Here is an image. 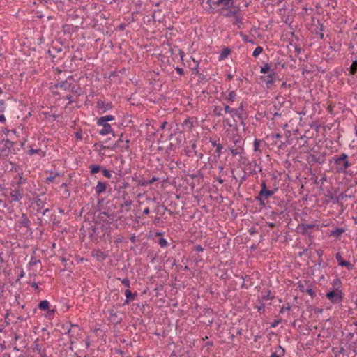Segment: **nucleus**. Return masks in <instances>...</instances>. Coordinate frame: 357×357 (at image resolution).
Instances as JSON below:
<instances>
[{"mask_svg":"<svg viewBox=\"0 0 357 357\" xmlns=\"http://www.w3.org/2000/svg\"><path fill=\"white\" fill-rule=\"evenodd\" d=\"M203 250V248L200 245H197L195 246V250L197 252H202Z\"/></svg>","mask_w":357,"mask_h":357,"instance_id":"58836bf2","label":"nucleus"},{"mask_svg":"<svg viewBox=\"0 0 357 357\" xmlns=\"http://www.w3.org/2000/svg\"><path fill=\"white\" fill-rule=\"evenodd\" d=\"M55 177L56 176H50L47 178V181L52 182L54 180Z\"/></svg>","mask_w":357,"mask_h":357,"instance_id":"a18cd8bd","label":"nucleus"},{"mask_svg":"<svg viewBox=\"0 0 357 357\" xmlns=\"http://www.w3.org/2000/svg\"><path fill=\"white\" fill-rule=\"evenodd\" d=\"M271 70H271L269 65L266 63L264 66L261 67L260 73L263 74H266L268 73H271Z\"/></svg>","mask_w":357,"mask_h":357,"instance_id":"b1692460","label":"nucleus"},{"mask_svg":"<svg viewBox=\"0 0 357 357\" xmlns=\"http://www.w3.org/2000/svg\"><path fill=\"white\" fill-rule=\"evenodd\" d=\"M236 97V92L234 91H230L229 93V95H228V97H227V100L229 101L233 102L235 100Z\"/></svg>","mask_w":357,"mask_h":357,"instance_id":"c85d7f7f","label":"nucleus"},{"mask_svg":"<svg viewBox=\"0 0 357 357\" xmlns=\"http://www.w3.org/2000/svg\"><path fill=\"white\" fill-rule=\"evenodd\" d=\"M315 227L314 224H301L298 225V229L300 230L301 233L303 235L308 234V230L313 229Z\"/></svg>","mask_w":357,"mask_h":357,"instance_id":"ddd939ff","label":"nucleus"},{"mask_svg":"<svg viewBox=\"0 0 357 357\" xmlns=\"http://www.w3.org/2000/svg\"><path fill=\"white\" fill-rule=\"evenodd\" d=\"M229 54V50H225L222 52V53L221 54L220 58L221 59H224V58L227 57Z\"/></svg>","mask_w":357,"mask_h":357,"instance_id":"e433bc0d","label":"nucleus"},{"mask_svg":"<svg viewBox=\"0 0 357 357\" xmlns=\"http://www.w3.org/2000/svg\"><path fill=\"white\" fill-rule=\"evenodd\" d=\"M6 107V102L3 100H0V112H3Z\"/></svg>","mask_w":357,"mask_h":357,"instance_id":"c9c22d12","label":"nucleus"},{"mask_svg":"<svg viewBox=\"0 0 357 357\" xmlns=\"http://www.w3.org/2000/svg\"><path fill=\"white\" fill-rule=\"evenodd\" d=\"M193 123L194 119L192 118L185 119L184 121L182 123L183 129H191L193 127Z\"/></svg>","mask_w":357,"mask_h":357,"instance_id":"6ab92c4d","label":"nucleus"},{"mask_svg":"<svg viewBox=\"0 0 357 357\" xmlns=\"http://www.w3.org/2000/svg\"><path fill=\"white\" fill-rule=\"evenodd\" d=\"M31 287H33L36 290H38L39 288H38V285L37 283L36 282H33L32 284H31Z\"/></svg>","mask_w":357,"mask_h":357,"instance_id":"8fccbe9b","label":"nucleus"},{"mask_svg":"<svg viewBox=\"0 0 357 357\" xmlns=\"http://www.w3.org/2000/svg\"><path fill=\"white\" fill-rule=\"evenodd\" d=\"M102 168V167L99 165H91V174H96V173L99 172Z\"/></svg>","mask_w":357,"mask_h":357,"instance_id":"5701e85b","label":"nucleus"},{"mask_svg":"<svg viewBox=\"0 0 357 357\" xmlns=\"http://www.w3.org/2000/svg\"><path fill=\"white\" fill-rule=\"evenodd\" d=\"M83 82V78H80L79 82L77 83L71 77H68L66 80L57 83L55 86L61 91L71 92L72 95H66V98L70 102H72L75 96H80L84 92L85 88L81 87Z\"/></svg>","mask_w":357,"mask_h":357,"instance_id":"f257e3e1","label":"nucleus"},{"mask_svg":"<svg viewBox=\"0 0 357 357\" xmlns=\"http://www.w3.org/2000/svg\"><path fill=\"white\" fill-rule=\"evenodd\" d=\"M158 181V178L153 176L150 181H149V183H154L155 181Z\"/></svg>","mask_w":357,"mask_h":357,"instance_id":"864d4df0","label":"nucleus"},{"mask_svg":"<svg viewBox=\"0 0 357 357\" xmlns=\"http://www.w3.org/2000/svg\"><path fill=\"white\" fill-rule=\"evenodd\" d=\"M112 120H114V116L112 115H107L98 120V125L101 127L98 130L100 135H105L112 132L111 126L108 123V121Z\"/></svg>","mask_w":357,"mask_h":357,"instance_id":"7ed1b4c3","label":"nucleus"},{"mask_svg":"<svg viewBox=\"0 0 357 357\" xmlns=\"http://www.w3.org/2000/svg\"><path fill=\"white\" fill-rule=\"evenodd\" d=\"M50 306V303L47 300H44L40 302L38 304L39 309L42 310H46Z\"/></svg>","mask_w":357,"mask_h":357,"instance_id":"4be33fe9","label":"nucleus"},{"mask_svg":"<svg viewBox=\"0 0 357 357\" xmlns=\"http://www.w3.org/2000/svg\"><path fill=\"white\" fill-rule=\"evenodd\" d=\"M231 153L233 155H236L238 153V152L237 151L236 149H231Z\"/></svg>","mask_w":357,"mask_h":357,"instance_id":"3c124183","label":"nucleus"},{"mask_svg":"<svg viewBox=\"0 0 357 357\" xmlns=\"http://www.w3.org/2000/svg\"><path fill=\"white\" fill-rule=\"evenodd\" d=\"M40 357H47L46 354L44 351H39Z\"/></svg>","mask_w":357,"mask_h":357,"instance_id":"09e8293b","label":"nucleus"},{"mask_svg":"<svg viewBox=\"0 0 357 357\" xmlns=\"http://www.w3.org/2000/svg\"><path fill=\"white\" fill-rule=\"evenodd\" d=\"M335 258L338 261L340 266H346L348 269L352 268L353 265L349 261L344 260L340 253L336 254Z\"/></svg>","mask_w":357,"mask_h":357,"instance_id":"f8f14e48","label":"nucleus"},{"mask_svg":"<svg viewBox=\"0 0 357 357\" xmlns=\"http://www.w3.org/2000/svg\"><path fill=\"white\" fill-rule=\"evenodd\" d=\"M158 244L161 248H167L169 245V243L167 241V240L162 238L158 240Z\"/></svg>","mask_w":357,"mask_h":357,"instance_id":"cd10ccee","label":"nucleus"},{"mask_svg":"<svg viewBox=\"0 0 357 357\" xmlns=\"http://www.w3.org/2000/svg\"><path fill=\"white\" fill-rule=\"evenodd\" d=\"M220 13L222 14L225 17H236L237 14L240 11L239 6L231 5L229 7L222 8L220 10Z\"/></svg>","mask_w":357,"mask_h":357,"instance_id":"20e7f679","label":"nucleus"},{"mask_svg":"<svg viewBox=\"0 0 357 357\" xmlns=\"http://www.w3.org/2000/svg\"><path fill=\"white\" fill-rule=\"evenodd\" d=\"M279 323V321H275L271 324L272 327H275Z\"/></svg>","mask_w":357,"mask_h":357,"instance_id":"680f3d73","label":"nucleus"},{"mask_svg":"<svg viewBox=\"0 0 357 357\" xmlns=\"http://www.w3.org/2000/svg\"><path fill=\"white\" fill-rule=\"evenodd\" d=\"M6 120L5 116L3 114L0 115V122H3Z\"/></svg>","mask_w":357,"mask_h":357,"instance_id":"13d9d810","label":"nucleus"},{"mask_svg":"<svg viewBox=\"0 0 357 357\" xmlns=\"http://www.w3.org/2000/svg\"><path fill=\"white\" fill-rule=\"evenodd\" d=\"M36 206L38 211H40L43 208L45 204H46V197L43 195H40L36 198Z\"/></svg>","mask_w":357,"mask_h":357,"instance_id":"9d476101","label":"nucleus"},{"mask_svg":"<svg viewBox=\"0 0 357 357\" xmlns=\"http://www.w3.org/2000/svg\"><path fill=\"white\" fill-rule=\"evenodd\" d=\"M340 284V280L339 278H336L333 282V286H337Z\"/></svg>","mask_w":357,"mask_h":357,"instance_id":"a19ab883","label":"nucleus"},{"mask_svg":"<svg viewBox=\"0 0 357 357\" xmlns=\"http://www.w3.org/2000/svg\"><path fill=\"white\" fill-rule=\"evenodd\" d=\"M1 144H3V148L1 149L0 152L2 155L6 156L9 153L10 149L14 144V142L9 139H3L1 141Z\"/></svg>","mask_w":357,"mask_h":357,"instance_id":"6e6552de","label":"nucleus"},{"mask_svg":"<svg viewBox=\"0 0 357 357\" xmlns=\"http://www.w3.org/2000/svg\"><path fill=\"white\" fill-rule=\"evenodd\" d=\"M344 232V230L342 229H337L335 231H332L331 234L333 236H339Z\"/></svg>","mask_w":357,"mask_h":357,"instance_id":"7c9ffc66","label":"nucleus"},{"mask_svg":"<svg viewBox=\"0 0 357 357\" xmlns=\"http://www.w3.org/2000/svg\"><path fill=\"white\" fill-rule=\"evenodd\" d=\"M347 158L348 156L346 153H342L339 156H335L333 158L335 165L336 172H345L346 169L351 166V164L349 162Z\"/></svg>","mask_w":357,"mask_h":357,"instance_id":"f03ea898","label":"nucleus"},{"mask_svg":"<svg viewBox=\"0 0 357 357\" xmlns=\"http://www.w3.org/2000/svg\"><path fill=\"white\" fill-rule=\"evenodd\" d=\"M259 144H260V141L258 140V139H255L254 141V144H253V146H254V151L255 152H259L261 153V151L259 150Z\"/></svg>","mask_w":357,"mask_h":357,"instance_id":"c756f323","label":"nucleus"},{"mask_svg":"<svg viewBox=\"0 0 357 357\" xmlns=\"http://www.w3.org/2000/svg\"><path fill=\"white\" fill-rule=\"evenodd\" d=\"M306 139H307V137H306V136H305V135H303V136H301V137H300V139H301V140H303V141H304V142H303V146H305V144H307Z\"/></svg>","mask_w":357,"mask_h":357,"instance_id":"c03bdc74","label":"nucleus"},{"mask_svg":"<svg viewBox=\"0 0 357 357\" xmlns=\"http://www.w3.org/2000/svg\"><path fill=\"white\" fill-rule=\"evenodd\" d=\"M59 116V114H56V113H53L52 115H49L50 118H52L53 120L56 119Z\"/></svg>","mask_w":357,"mask_h":357,"instance_id":"37998d69","label":"nucleus"},{"mask_svg":"<svg viewBox=\"0 0 357 357\" xmlns=\"http://www.w3.org/2000/svg\"><path fill=\"white\" fill-rule=\"evenodd\" d=\"M40 262V261L38 260H36L35 259H31V261H30V264L33 266V265H36L37 263Z\"/></svg>","mask_w":357,"mask_h":357,"instance_id":"79ce46f5","label":"nucleus"},{"mask_svg":"<svg viewBox=\"0 0 357 357\" xmlns=\"http://www.w3.org/2000/svg\"><path fill=\"white\" fill-rule=\"evenodd\" d=\"M107 183L101 181H98L97 185L95 187V191L97 195H100L107 189Z\"/></svg>","mask_w":357,"mask_h":357,"instance_id":"9b49d317","label":"nucleus"},{"mask_svg":"<svg viewBox=\"0 0 357 357\" xmlns=\"http://www.w3.org/2000/svg\"><path fill=\"white\" fill-rule=\"evenodd\" d=\"M177 72H178L179 74H183V69H181V68H178V69H177Z\"/></svg>","mask_w":357,"mask_h":357,"instance_id":"338daca9","label":"nucleus"},{"mask_svg":"<svg viewBox=\"0 0 357 357\" xmlns=\"http://www.w3.org/2000/svg\"><path fill=\"white\" fill-rule=\"evenodd\" d=\"M19 222L21 227H24L26 228H29L31 224L30 220L25 213H22Z\"/></svg>","mask_w":357,"mask_h":357,"instance_id":"2eb2a0df","label":"nucleus"},{"mask_svg":"<svg viewBox=\"0 0 357 357\" xmlns=\"http://www.w3.org/2000/svg\"><path fill=\"white\" fill-rule=\"evenodd\" d=\"M98 108L99 109H103L105 112L112 109V105L109 102L105 103L104 101H97Z\"/></svg>","mask_w":357,"mask_h":357,"instance_id":"dca6fc26","label":"nucleus"},{"mask_svg":"<svg viewBox=\"0 0 357 357\" xmlns=\"http://www.w3.org/2000/svg\"><path fill=\"white\" fill-rule=\"evenodd\" d=\"M85 344H86V346L87 347H89V338H86V340H85Z\"/></svg>","mask_w":357,"mask_h":357,"instance_id":"e2e57ef3","label":"nucleus"},{"mask_svg":"<svg viewBox=\"0 0 357 357\" xmlns=\"http://www.w3.org/2000/svg\"><path fill=\"white\" fill-rule=\"evenodd\" d=\"M222 149L223 146H222V144H218V145H217L215 152L218 156H220L222 154Z\"/></svg>","mask_w":357,"mask_h":357,"instance_id":"2f4dec72","label":"nucleus"},{"mask_svg":"<svg viewBox=\"0 0 357 357\" xmlns=\"http://www.w3.org/2000/svg\"><path fill=\"white\" fill-rule=\"evenodd\" d=\"M150 213V210L149 208L147 207L146 208L144 211H143V213L145 214V215H149Z\"/></svg>","mask_w":357,"mask_h":357,"instance_id":"603ef678","label":"nucleus"},{"mask_svg":"<svg viewBox=\"0 0 357 357\" xmlns=\"http://www.w3.org/2000/svg\"><path fill=\"white\" fill-rule=\"evenodd\" d=\"M263 51V48L261 46H257L252 52L254 57H257Z\"/></svg>","mask_w":357,"mask_h":357,"instance_id":"a878e982","label":"nucleus"},{"mask_svg":"<svg viewBox=\"0 0 357 357\" xmlns=\"http://www.w3.org/2000/svg\"><path fill=\"white\" fill-rule=\"evenodd\" d=\"M92 255L95 257L98 261H102L107 257L106 253L100 250H94Z\"/></svg>","mask_w":357,"mask_h":357,"instance_id":"a211bd4d","label":"nucleus"},{"mask_svg":"<svg viewBox=\"0 0 357 357\" xmlns=\"http://www.w3.org/2000/svg\"><path fill=\"white\" fill-rule=\"evenodd\" d=\"M216 6H222V8L229 7L231 5H234V0H217L214 2Z\"/></svg>","mask_w":357,"mask_h":357,"instance_id":"4468645a","label":"nucleus"},{"mask_svg":"<svg viewBox=\"0 0 357 357\" xmlns=\"http://www.w3.org/2000/svg\"><path fill=\"white\" fill-rule=\"evenodd\" d=\"M129 142H130V141H129L128 139L126 140L125 142H123V143H122L123 144H122V145H121V146L123 149H125L126 150H128V147H129V146H128V143H129Z\"/></svg>","mask_w":357,"mask_h":357,"instance_id":"4c0bfd02","label":"nucleus"},{"mask_svg":"<svg viewBox=\"0 0 357 357\" xmlns=\"http://www.w3.org/2000/svg\"><path fill=\"white\" fill-rule=\"evenodd\" d=\"M125 296L126 297V300L125 301L124 304H128L130 300H134L135 298V294H132L129 289L126 290Z\"/></svg>","mask_w":357,"mask_h":357,"instance_id":"412c9836","label":"nucleus"},{"mask_svg":"<svg viewBox=\"0 0 357 357\" xmlns=\"http://www.w3.org/2000/svg\"><path fill=\"white\" fill-rule=\"evenodd\" d=\"M299 290L302 292H305L309 294L312 298L315 296V292L312 290V289L308 287H305L303 284H299L298 285Z\"/></svg>","mask_w":357,"mask_h":357,"instance_id":"f3484780","label":"nucleus"},{"mask_svg":"<svg viewBox=\"0 0 357 357\" xmlns=\"http://www.w3.org/2000/svg\"><path fill=\"white\" fill-rule=\"evenodd\" d=\"M326 296L328 300L331 301V303H339L342 301L344 298V294L341 291L332 290L328 291Z\"/></svg>","mask_w":357,"mask_h":357,"instance_id":"39448f33","label":"nucleus"},{"mask_svg":"<svg viewBox=\"0 0 357 357\" xmlns=\"http://www.w3.org/2000/svg\"><path fill=\"white\" fill-rule=\"evenodd\" d=\"M121 283L126 287L130 288V282L128 278H124L121 280Z\"/></svg>","mask_w":357,"mask_h":357,"instance_id":"473e14b6","label":"nucleus"},{"mask_svg":"<svg viewBox=\"0 0 357 357\" xmlns=\"http://www.w3.org/2000/svg\"><path fill=\"white\" fill-rule=\"evenodd\" d=\"M261 190H266V184L265 183V181H263L261 184Z\"/></svg>","mask_w":357,"mask_h":357,"instance_id":"de8ad7c7","label":"nucleus"},{"mask_svg":"<svg viewBox=\"0 0 357 357\" xmlns=\"http://www.w3.org/2000/svg\"><path fill=\"white\" fill-rule=\"evenodd\" d=\"M344 197H345V195H344L343 193L340 194V195L338 196V197H340V199H342Z\"/></svg>","mask_w":357,"mask_h":357,"instance_id":"69168bd1","label":"nucleus"},{"mask_svg":"<svg viewBox=\"0 0 357 357\" xmlns=\"http://www.w3.org/2000/svg\"><path fill=\"white\" fill-rule=\"evenodd\" d=\"M121 143H123V141L121 139H119L116 142V146H121V145H120V144H121Z\"/></svg>","mask_w":357,"mask_h":357,"instance_id":"4d7b16f0","label":"nucleus"},{"mask_svg":"<svg viewBox=\"0 0 357 357\" xmlns=\"http://www.w3.org/2000/svg\"><path fill=\"white\" fill-rule=\"evenodd\" d=\"M357 73V61H353L350 67V73L354 75Z\"/></svg>","mask_w":357,"mask_h":357,"instance_id":"393cba45","label":"nucleus"},{"mask_svg":"<svg viewBox=\"0 0 357 357\" xmlns=\"http://www.w3.org/2000/svg\"><path fill=\"white\" fill-rule=\"evenodd\" d=\"M282 137V135L279 133H277V134H275V135H273L271 136L272 139H273V142L275 143V144H277V141L276 139L280 138Z\"/></svg>","mask_w":357,"mask_h":357,"instance_id":"f704fd0d","label":"nucleus"},{"mask_svg":"<svg viewBox=\"0 0 357 357\" xmlns=\"http://www.w3.org/2000/svg\"><path fill=\"white\" fill-rule=\"evenodd\" d=\"M40 151V149H31L29 150V154L30 155H33L34 153H38Z\"/></svg>","mask_w":357,"mask_h":357,"instance_id":"ea45409f","label":"nucleus"},{"mask_svg":"<svg viewBox=\"0 0 357 357\" xmlns=\"http://www.w3.org/2000/svg\"><path fill=\"white\" fill-rule=\"evenodd\" d=\"M209 142L211 143L212 146L214 147H216L217 145H218V144H219V143H217V141L212 140L211 139H210Z\"/></svg>","mask_w":357,"mask_h":357,"instance_id":"49530a36","label":"nucleus"},{"mask_svg":"<svg viewBox=\"0 0 357 357\" xmlns=\"http://www.w3.org/2000/svg\"><path fill=\"white\" fill-rule=\"evenodd\" d=\"M22 191V190L20 188L13 190L10 192V197L12 198V200L15 202L20 201L23 197Z\"/></svg>","mask_w":357,"mask_h":357,"instance_id":"1a4fd4ad","label":"nucleus"},{"mask_svg":"<svg viewBox=\"0 0 357 357\" xmlns=\"http://www.w3.org/2000/svg\"><path fill=\"white\" fill-rule=\"evenodd\" d=\"M132 202L131 200H126L123 204H122V206H126L128 208H127V211H129L130 210V206L132 205Z\"/></svg>","mask_w":357,"mask_h":357,"instance_id":"72a5a7b5","label":"nucleus"},{"mask_svg":"<svg viewBox=\"0 0 357 357\" xmlns=\"http://www.w3.org/2000/svg\"><path fill=\"white\" fill-rule=\"evenodd\" d=\"M100 171H101V174H102L103 176H105L107 178H111L112 174L109 170L102 167Z\"/></svg>","mask_w":357,"mask_h":357,"instance_id":"bb28decb","label":"nucleus"},{"mask_svg":"<svg viewBox=\"0 0 357 357\" xmlns=\"http://www.w3.org/2000/svg\"><path fill=\"white\" fill-rule=\"evenodd\" d=\"M264 305H261V306L257 307V310H258V311H259V312H260L261 310H264Z\"/></svg>","mask_w":357,"mask_h":357,"instance_id":"6e6d98bb","label":"nucleus"},{"mask_svg":"<svg viewBox=\"0 0 357 357\" xmlns=\"http://www.w3.org/2000/svg\"><path fill=\"white\" fill-rule=\"evenodd\" d=\"M47 212H49V208H46V209L43 210L42 212V215H45Z\"/></svg>","mask_w":357,"mask_h":357,"instance_id":"bf43d9fd","label":"nucleus"},{"mask_svg":"<svg viewBox=\"0 0 357 357\" xmlns=\"http://www.w3.org/2000/svg\"><path fill=\"white\" fill-rule=\"evenodd\" d=\"M285 354V350L283 347L281 346H278L276 348V350L275 352L272 353L270 357H281L284 356Z\"/></svg>","mask_w":357,"mask_h":357,"instance_id":"aec40b11","label":"nucleus"},{"mask_svg":"<svg viewBox=\"0 0 357 357\" xmlns=\"http://www.w3.org/2000/svg\"><path fill=\"white\" fill-rule=\"evenodd\" d=\"M290 309V306L288 305L287 307H282L281 310H280V312L282 313L284 310H289Z\"/></svg>","mask_w":357,"mask_h":357,"instance_id":"5fc2aeb1","label":"nucleus"},{"mask_svg":"<svg viewBox=\"0 0 357 357\" xmlns=\"http://www.w3.org/2000/svg\"><path fill=\"white\" fill-rule=\"evenodd\" d=\"M276 77V73L274 70H271V73L268 75L261 77V79L266 83L268 88H271L274 83Z\"/></svg>","mask_w":357,"mask_h":357,"instance_id":"0eeeda50","label":"nucleus"},{"mask_svg":"<svg viewBox=\"0 0 357 357\" xmlns=\"http://www.w3.org/2000/svg\"><path fill=\"white\" fill-rule=\"evenodd\" d=\"M218 181L220 183H222L224 182V180H223V179H222L221 178H219L218 179Z\"/></svg>","mask_w":357,"mask_h":357,"instance_id":"774afa93","label":"nucleus"},{"mask_svg":"<svg viewBox=\"0 0 357 357\" xmlns=\"http://www.w3.org/2000/svg\"><path fill=\"white\" fill-rule=\"evenodd\" d=\"M234 109L230 110L229 106H225V112H234Z\"/></svg>","mask_w":357,"mask_h":357,"instance_id":"052dcab7","label":"nucleus"},{"mask_svg":"<svg viewBox=\"0 0 357 357\" xmlns=\"http://www.w3.org/2000/svg\"><path fill=\"white\" fill-rule=\"evenodd\" d=\"M274 194V192L268 189L260 190L256 199L259 202L261 205H265L264 199L271 197Z\"/></svg>","mask_w":357,"mask_h":357,"instance_id":"423d86ee","label":"nucleus"},{"mask_svg":"<svg viewBox=\"0 0 357 357\" xmlns=\"http://www.w3.org/2000/svg\"><path fill=\"white\" fill-rule=\"evenodd\" d=\"M344 197H345V195H344L343 193L340 194V195L338 196V197H340V199H342Z\"/></svg>","mask_w":357,"mask_h":357,"instance_id":"0e129e2a","label":"nucleus"}]
</instances>
